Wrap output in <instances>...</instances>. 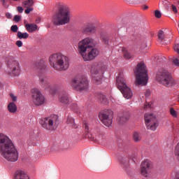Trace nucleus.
<instances>
[{
	"mask_svg": "<svg viewBox=\"0 0 179 179\" xmlns=\"http://www.w3.org/2000/svg\"><path fill=\"white\" fill-rule=\"evenodd\" d=\"M145 96H146V97H149L150 96V91L149 90H146Z\"/></svg>",
	"mask_w": 179,
	"mask_h": 179,
	"instance_id": "nucleus-48",
	"label": "nucleus"
},
{
	"mask_svg": "<svg viewBox=\"0 0 179 179\" xmlns=\"http://www.w3.org/2000/svg\"><path fill=\"white\" fill-rule=\"evenodd\" d=\"M71 85V87H73L74 90L80 92V93H83L89 90V80H87V77L85 76L73 78Z\"/></svg>",
	"mask_w": 179,
	"mask_h": 179,
	"instance_id": "nucleus-8",
	"label": "nucleus"
},
{
	"mask_svg": "<svg viewBox=\"0 0 179 179\" xmlns=\"http://www.w3.org/2000/svg\"><path fill=\"white\" fill-rule=\"evenodd\" d=\"M59 100L62 104H69L71 103V97H69V94L65 91H63L60 94Z\"/></svg>",
	"mask_w": 179,
	"mask_h": 179,
	"instance_id": "nucleus-19",
	"label": "nucleus"
},
{
	"mask_svg": "<svg viewBox=\"0 0 179 179\" xmlns=\"http://www.w3.org/2000/svg\"><path fill=\"white\" fill-rule=\"evenodd\" d=\"M17 37L20 40H22L24 38V40H26V38H29V34L27 32L22 33L21 31H18L17 34Z\"/></svg>",
	"mask_w": 179,
	"mask_h": 179,
	"instance_id": "nucleus-30",
	"label": "nucleus"
},
{
	"mask_svg": "<svg viewBox=\"0 0 179 179\" xmlns=\"http://www.w3.org/2000/svg\"><path fill=\"white\" fill-rule=\"evenodd\" d=\"M14 179H30V178L24 171H17L14 176Z\"/></svg>",
	"mask_w": 179,
	"mask_h": 179,
	"instance_id": "nucleus-21",
	"label": "nucleus"
},
{
	"mask_svg": "<svg viewBox=\"0 0 179 179\" xmlns=\"http://www.w3.org/2000/svg\"><path fill=\"white\" fill-rule=\"evenodd\" d=\"M172 10L175 13H177L178 10H177V7H176V6L172 5Z\"/></svg>",
	"mask_w": 179,
	"mask_h": 179,
	"instance_id": "nucleus-47",
	"label": "nucleus"
},
{
	"mask_svg": "<svg viewBox=\"0 0 179 179\" xmlns=\"http://www.w3.org/2000/svg\"><path fill=\"white\" fill-rule=\"evenodd\" d=\"M152 162L149 160H144L141 164V174L145 178H148V177H150V173H152Z\"/></svg>",
	"mask_w": 179,
	"mask_h": 179,
	"instance_id": "nucleus-14",
	"label": "nucleus"
},
{
	"mask_svg": "<svg viewBox=\"0 0 179 179\" xmlns=\"http://www.w3.org/2000/svg\"><path fill=\"white\" fill-rule=\"evenodd\" d=\"M46 69L47 65L45 64V62H44V61H40L36 62L34 67V71L39 73H41V72H44V71H45Z\"/></svg>",
	"mask_w": 179,
	"mask_h": 179,
	"instance_id": "nucleus-18",
	"label": "nucleus"
},
{
	"mask_svg": "<svg viewBox=\"0 0 179 179\" xmlns=\"http://www.w3.org/2000/svg\"><path fill=\"white\" fill-rule=\"evenodd\" d=\"M66 124L73 128H76V124H75V119L72 118V116L69 115L67 117Z\"/></svg>",
	"mask_w": 179,
	"mask_h": 179,
	"instance_id": "nucleus-27",
	"label": "nucleus"
},
{
	"mask_svg": "<svg viewBox=\"0 0 179 179\" xmlns=\"http://www.w3.org/2000/svg\"><path fill=\"white\" fill-rule=\"evenodd\" d=\"M42 128L47 131H55L59 125V119L58 115H52L47 117H43L39 121Z\"/></svg>",
	"mask_w": 179,
	"mask_h": 179,
	"instance_id": "nucleus-9",
	"label": "nucleus"
},
{
	"mask_svg": "<svg viewBox=\"0 0 179 179\" xmlns=\"http://www.w3.org/2000/svg\"><path fill=\"white\" fill-rule=\"evenodd\" d=\"M21 17H22L20 15H15L14 16V21L15 22H20Z\"/></svg>",
	"mask_w": 179,
	"mask_h": 179,
	"instance_id": "nucleus-42",
	"label": "nucleus"
},
{
	"mask_svg": "<svg viewBox=\"0 0 179 179\" xmlns=\"http://www.w3.org/2000/svg\"><path fill=\"white\" fill-rule=\"evenodd\" d=\"M106 69H107V66L101 62H95L91 64L90 72L95 85H100V83H101L103 73H104Z\"/></svg>",
	"mask_w": 179,
	"mask_h": 179,
	"instance_id": "nucleus-5",
	"label": "nucleus"
},
{
	"mask_svg": "<svg viewBox=\"0 0 179 179\" xmlns=\"http://www.w3.org/2000/svg\"><path fill=\"white\" fill-rule=\"evenodd\" d=\"M120 163L122 164V167H123V169H124V170L127 171V174H129V162L128 161V159L127 158H122L120 160Z\"/></svg>",
	"mask_w": 179,
	"mask_h": 179,
	"instance_id": "nucleus-22",
	"label": "nucleus"
},
{
	"mask_svg": "<svg viewBox=\"0 0 179 179\" xmlns=\"http://www.w3.org/2000/svg\"><path fill=\"white\" fill-rule=\"evenodd\" d=\"M155 17L160 19V17H162V13L159 10H157L155 11Z\"/></svg>",
	"mask_w": 179,
	"mask_h": 179,
	"instance_id": "nucleus-38",
	"label": "nucleus"
},
{
	"mask_svg": "<svg viewBox=\"0 0 179 179\" xmlns=\"http://www.w3.org/2000/svg\"><path fill=\"white\" fill-rule=\"evenodd\" d=\"M99 37L104 45L108 47L110 43V37L108 36V34L107 32L102 31L99 33Z\"/></svg>",
	"mask_w": 179,
	"mask_h": 179,
	"instance_id": "nucleus-20",
	"label": "nucleus"
},
{
	"mask_svg": "<svg viewBox=\"0 0 179 179\" xmlns=\"http://www.w3.org/2000/svg\"><path fill=\"white\" fill-rule=\"evenodd\" d=\"M13 1H20V0H13Z\"/></svg>",
	"mask_w": 179,
	"mask_h": 179,
	"instance_id": "nucleus-52",
	"label": "nucleus"
},
{
	"mask_svg": "<svg viewBox=\"0 0 179 179\" xmlns=\"http://www.w3.org/2000/svg\"><path fill=\"white\" fill-rule=\"evenodd\" d=\"M96 24L92 22H85L81 28L83 34H93L96 33Z\"/></svg>",
	"mask_w": 179,
	"mask_h": 179,
	"instance_id": "nucleus-17",
	"label": "nucleus"
},
{
	"mask_svg": "<svg viewBox=\"0 0 179 179\" xmlns=\"http://www.w3.org/2000/svg\"><path fill=\"white\" fill-rule=\"evenodd\" d=\"M73 108L76 113H80V108L78 107L76 103L73 104Z\"/></svg>",
	"mask_w": 179,
	"mask_h": 179,
	"instance_id": "nucleus-37",
	"label": "nucleus"
},
{
	"mask_svg": "<svg viewBox=\"0 0 179 179\" xmlns=\"http://www.w3.org/2000/svg\"><path fill=\"white\" fill-rule=\"evenodd\" d=\"M173 64L176 65V66H179V59L177 58H175L173 59Z\"/></svg>",
	"mask_w": 179,
	"mask_h": 179,
	"instance_id": "nucleus-44",
	"label": "nucleus"
},
{
	"mask_svg": "<svg viewBox=\"0 0 179 179\" xmlns=\"http://www.w3.org/2000/svg\"><path fill=\"white\" fill-rule=\"evenodd\" d=\"M134 73L136 76V85H142V86H146L148 85V69H146L145 63H138Z\"/></svg>",
	"mask_w": 179,
	"mask_h": 179,
	"instance_id": "nucleus-7",
	"label": "nucleus"
},
{
	"mask_svg": "<svg viewBox=\"0 0 179 179\" xmlns=\"http://www.w3.org/2000/svg\"><path fill=\"white\" fill-rule=\"evenodd\" d=\"M96 97H97L99 103H101L102 104H107V103H108L107 98L106 97V96H104V94H98Z\"/></svg>",
	"mask_w": 179,
	"mask_h": 179,
	"instance_id": "nucleus-26",
	"label": "nucleus"
},
{
	"mask_svg": "<svg viewBox=\"0 0 179 179\" xmlns=\"http://www.w3.org/2000/svg\"><path fill=\"white\" fill-rule=\"evenodd\" d=\"M25 28L27 29V31H29V33H33L38 29L37 24H27L25 25Z\"/></svg>",
	"mask_w": 179,
	"mask_h": 179,
	"instance_id": "nucleus-25",
	"label": "nucleus"
},
{
	"mask_svg": "<svg viewBox=\"0 0 179 179\" xmlns=\"http://www.w3.org/2000/svg\"><path fill=\"white\" fill-rule=\"evenodd\" d=\"M0 154L7 162L15 163L19 159V153L13 141L8 136L0 134Z\"/></svg>",
	"mask_w": 179,
	"mask_h": 179,
	"instance_id": "nucleus-1",
	"label": "nucleus"
},
{
	"mask_svg": "<svg viewBox=\"0 0 179 179\" xmlns=\"http://www.w3.org/2000/svg\"><path fill=\"white\" fill-rule=\"evenodd\" d=\"M99 120L106 127H111V124H113V111L108 110L101 113Z\"/></svg>",
	"mask_w": 179,
	"mask_h": 179,
	"instance_id": "nucleus-15",
	"label": "nucleus"
},
{
	"mask_svg": "<svg viewBox=\"0 0 179 179\" xmlns=\"http://www.w3.org/2000/svg\"><path fill=\"white\" fill-rule=\"evenodd\" d=\"M123 55L126 59H131V58H132L133 57L131 54L129 53L128 51L125 50V49H123Z\"/></svg>",
	"mask_w": 179,
	"mask_h": 179,
	"instance_id": "nucleus-33",
	"label": "nucleus"
},
{
	"mask_svg": "<svg viewBox=\"0 0 179 179\" xmlns=\"http://www.w3.org/2000/svg\"><path fill=\"white\" fill-rule=\"evenodd\" d=\"M10 99L11 100H13V101H17V98L16 97V96H15L14 94H10Z\"/></svg>",
	"mask_w": 179,
	"mask_h": 179,
	"instance_id": "nucleus-41",
	"label": "nucleus"
},
{
	"mask_svg": "<svg viewBox=\"0 0 179 179\" xmlns=\"http://www.w3.org/2000/svg\"><path fill=\"white\" fill-rule=\"evenodd\" d=\"M60 149L59 144L55 143L51 147L50 150L51 152H57Z\"/></svg>",
	"mask_w": 179,
	"mask_h": 179,
	"instance_id": "nucleus-34",
	"label": "nucleus"
},
{
	"mask_svg": "<svg viewBox=\"0 0 179 179\" xmlns=\"http://www.w3.org/2000/svg\"><path fill=\"white\" fill-rule=\"evenodd\" d=\"M148 9H149V6H143V10H148Z\"/></svg>",
	"mask_w": 179,
	"mask_h": 179,
	"instance_id": "nucleus-50",
	"label": "nucleus"
},
{
	"mask_svg": "<svg viewBox=\"0 0 179 179\" xmlns=\"http://www.w3.org/2000/svg\"><path fill=\"white\" fill-rule=\"evenodd\" d=\"M83 127L85 128L86 138H90V136H87V135H89V132H90V124H89V122H84Z\"/></svg>",
	"mask_w": 179,
	"mask_h": 179,
	"instance_id": "nucleus-28",
	"label": "nucleus"
},
{
	"mask_svg": "<svg viewBox=\"0 0 179 179\" xmlns=\"http://www.w3.org/2000/svg\"><path fill=\"white\" fill-rule=\"evenodd\" d=\"M30 12H33V8H31V7H27V9L25 10V13L27 15H29V13H30Z\"/></svg>",
	"mask_w": 179,
	"mask_h": 179,
	"instance_id": "nucleus-40",
	"label": "nucleus"
},
{
	"mask_svg": "<svg viewBox=\"0 0 179 179\" xmlns=\"http://www.w3.org/2000/svg\"><path fill=\"white\" fill-rule=\"evenodd\" d=\"M6 17H7L8 19H12V14L9 13H6Z\"/></svg>",
	"mask_w": 179,
	"mask_h": 179,
	"instance_id": "nucleus-46",
	"label": "nucleus"
},
{
	"mask_svg": "<svg viewBox=\"0 0 179 179\" xmlns=\"http://www.w3.org/2000/svg\"><path fill=\"white\" fill-rule=\"evenodd\" d=\"M2 87V83H0V87Z\"/></svg>",
	"mask_w": 179,
	"mask_h": 179,
	"instance_id": "nucleus-51",
	"label": "nucleus"
},
{
	"mask_svg": "<svg viewBox=\"0 0 179 179\" xmlns=\"http://www.w3.org/2000/svg\"><path fill=\"white\" fill-rule=\"evenodd\" d=\"M144 119L147 129H150L151 131H156L158 127L156 116L152 113H146L144 116Z\"/></svg>",
	"mask_w": 179,
	"mask_h": 179,
	"instance_id": "nucleus-12",
	"label": "nucleus"
},
{
	"mask_svg": "<svg viewBox=\"0 0 179 179\" xmlns=\"http://www.w3.org/2000/svg\"><path fill=\"white\" fill-rule=\"evenodd\" d=\"M39 85H41V87L47 92H49L51 94L57 93V90L54 87L51 86V84L48 81L47 78L41 77L39 78Z\"/></svg>",
	"mask_w": 179,
	"mask_h": 179,
	"instance_id": "nucleus-16",
	"label": "nucleus"
},
{
	"mask_svg": "<svg viewBox=\"0 0 179 179\" xmlns=\"http://www.w3.org/2000/svg\"><path fill=\"white\" fill-rule=\"evenodd\" d=\"M55 26H64L71 22V8L66 4H60L52 17Z\"/></svg>",
	"mask_w": 179,
	"mask_h": 179,
	"instance_id": "nucleus-3",
	"label": "nucleus"
},
{
	"mask_svg": "<svg viewBox=\"0 0 179 179\" xmlns=\"http://www.w3.org/2000/svg\"><path fill=\"white\" fill-rule=\"evenodd\" d=\"M34 5V1L33 0H27L23 1V8H31Z\"/></svg>",
	"mask_w": 179,
	"mask_h": 179,
	"instance_id": "nucleus-29",
	"label": "nucleus"
},
{
	"mask_svg": "<svg viewBox=\"0 0 179 179\" xmlns=\"http://www.w3.org/2000/svg\"><path fill=\"white\" fill-rule=\"evenodd\" d=\"M133 139L134 142H141L142 137L141 136V134L138 133V131H135L133 134Z\"/></svg>",
	"mask_w": 179,
	"mask_h": 179,
	"instance_id": "nucleus-31",
	"label": "nucleus"
},
{
	"mask_svg": "<svg viewBox=\"0 0 179 179\" xmlns=\"http://www.w3.org/2000/svg\"><path fill=\"white\" fill-rule=\"evenodd\" d=\"M93 47L94 40L90 37L85 38L78 43V52L84 61H93L99 55V50Z\"/></svg>",
	"mask_w": 179,
	"mask_h": 179,
	"instance_id": "nucleus-2",
	"label": "nucleus"
},
{
	"mask_svg": "<svg viewBox=\"0 0 179 179\" xmlns=\"http://www.w3.org/2000/svg\"><path fill=\"white\" fill-rule=\"evenodd\" d=\"M15 44L17 47L20 48L23 46V42H22V41H17Z\"/></svg>",
	"mask_w": 179,
	"mask_h": 179,
	"instance_id": "nucleus-43",
	"label": "nucleus"
},
{
	"mask_svg": "<svg viewBox=\"0 0 179 179\" xmlns=\"http://www.w3.org/2000/svg\"><path fill=\"white\" fill-rule=\"evenodd\" d=\"M7 108L9 113H11L13 114H15V113L17 111V106H16V103L15 102H10V103H8Z\"/></svg>",
	"mask_w": 179,
	"mask_h": 179,
	"instance_id": "nucleus-24",
	"label": "nucleus"
},
{
	"mask_svg": "<svg viewBox=\"0 0 179 179\" xmlns=\"http://www.w3.org/2000/svg\"><path fill=\"white\" fill-rule=\"evenodd\" d=\"M0 68H1V63H0Z\"/></svg>",
	"mask_w": 179,
	"mask_h": 179,
	"instance_id": "nucleus-53",
	"label": "nucleus"
},
{
	"mask_svg": "<svg viewBox=\"0 0 179 179\" xmlns=\"http://www.w3.org/2000/svg\"><path fill=\"white\" fill-rule=\"evenodd\" d=\"M17 10L20 12V13H23V7L18 6Z\"/></svg>",
	"mask_w": 179,
	"mask_h": 179,
	"instance_id": "nucleus-45",
	"label": "nucleus"
},
{
	"mask_svg": "<svg viewBox=\"0 0 179 179\" xmlns=\"http://www.w3.org/2000/svg\"><path fill=\"white\" fill-rule=\"evenodd\" d=\"M178 179H179V178Z\"/></svg>",
	"mask_w": 179,
	"mask_h": 179,
	"instance_id": "nucleus-54",
	"label": "nucleus"
},
{
	"mask_svg": "<svg viewBox=\"0 0 179 179\" xmlns=\"http://www.w3.org/2000/svg\"><path fill=\"white\" fill-rule=\"evenodd\" d=\"M149 107H150V104L146 103L145 104L144 108H149Z\"/></svg>",
	"mask_w": 179,
	"mask_h": 179,
	"instance_id": "nucleus-49",
	"label": "nucleus"
},
{
	"mask_svg": "<svg viewBox=\"0 0 179 179\" xmlns=\"http://www.w3.org/2000/svg\"><path fill=\"white\" fill-rule=\"evenodd\" d=\"M1 2L4 8H9V5L6 3V0H1Z\"/></svg>",
	"mask_w": 179,
	"mask_h": 179,
	"instance_id": "nucleus-39",
	"label": "nucleus"
},
{
	"mask_svg": "<svg viewBox=\"0 0 179 179\" xmlns=\"http://www.w3.org/2000/svg\"><path fill=\"white\" fill-rule=\"evenodd\" d=\"M157 37H158V40L159 41H163V40H164V38L166 37V34H164V31L160 30L158 32Z\"/></svg>",
	"mask_w": 179,
	"mask_h": 179,
	"instance_id": "nucleus-32",
	"label": "nucleus"
},
{
	"mask_svg": "<svg viewBox=\"0 0 179 179\" xmlns=\"http://www.w3.org/2000/svg\"><path fill=\"white\" fill-rule=\"evenodd\" d=\"M49 61L55 71H66L69 68V58L61 53L52 55Z\"/></svg>",
	"mask_w": 179,
	"mask_h": 179,
	"instance_id": "nucleus-4",
	"label": "nucleus"
},
{
	"mask_svg": "<svg viewBox=\"0 0 179 179\" xmlns=\"http://www.w3.org/2000/svg\"><path fill=\"white\" fill-rule=\"evenodd\" d=\"M7 73L11 76H18L20 75V67L19 62L13 59H9L7 62Z\"/></svg>",
	"mask_w": 179,
	"mask_h": 179,
	"instance_id": "nucleus-11",
	"label": "nucleus"
},
{
	"mask_svg": "<svg viewBox=\"0 0 179 179\" xmlns=\"http://www.w3.org/2000/svg\"><path fill=\"white\" fill-rule=\"evenodd\" d=\"M170 114H171V115H172V117H174L175 118H177V117L178 115L177 114V111H176V110H174L173 108H170Z\"/></svg>",
	"mask_w": 179,
	"mask_h": 179,
	"instance_id": "nucleus-35",
	"label": "nucleus"
},
{
	"mask_svg": "<svg viewBox=\"0 0 179 179\" xmlns=\"http://www.w3.org/2000/svg\"><path fill=\"white\" fill-rule=\"evenodd\" d=\"M10 29L13 33H17V30H19L17 25H13Z\"/></svg>",
	"mask_w": 179,
	"mask_h": 179,
	"instance_id": "nucleus-36",
	"label": "nucleus"
},
{
	"mask_svg": "<svg viewBox=\"0 0 179 179\" xmlns=\"http://www.w3.org/2000/svg\"><path fill=\"white\" fill-rule=\"evenodd\" d=\"M156 79L157 82L163 85V86H166V87L176 86V80H174L171 73L164 69H161L158 71Z\"/></svg>",
	"mask_w": 179,
	"mask_h": 179,
	"instance_id": "nucleus-6",
	"label": "nucleus"
},
{
	"mask_svg": "<svg viewBox=\"0 0 179 179\" xmlns=\"http://www.w3.org/2000/svg\"><path fill=\"white\" fill-rule=\"evenodd\" d=\"M32 93V101L35 106H43L45 103V98L44 95L41 94L40 90L34 88L31 90Z\"/></svg>",
	"mask_w": 179,
	"mask_h": 179,
	"instance_id": "nucleus-13",
	"label": "nucleus"
},
{
	"mask_svg": "<svg viewBox=\"0 0 179 179\" xmlns=\"http://www.w3.org/2000/svg\"><path fill=\"white\" fill-rule=\"evenodd\" d=\"M131 117V114L128 113H125L123 115H122L119 118V122L120 124H125L128 120H129V117Z\"/></svg>",
	"mask_w": 179,
	"mask_h": 179,
	"instance_id": "nucleus-23",
	"label": "nucleus"
},
{
	"mask_svg": "<svg viewBox=\"0 0 179 179\" xmlns=\"http://www.w3.org/2000/svg\"><path fill=\"white\" fill-rule=\"evenodd\" d=\"M116 86L117 87V89L120 90L124 99H129L134 96V93L132 92V90H131V88L127 86V81L122 75H120L116 78Z\"/></svg>",
	"mask_w": 179,
	"mask_h": 179,
	"instance_id": "nucleus-10",
	"label": "nucleus"
}]
</instances>
